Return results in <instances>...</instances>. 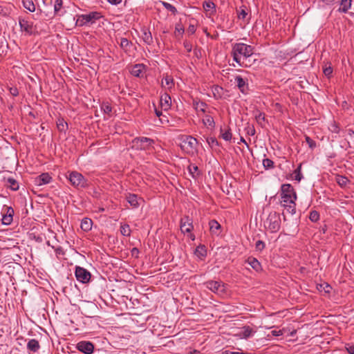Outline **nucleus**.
I'll return each instance as SVG.
<instances>
[{"instance_id": "f257e3e1", "label": "nucleus", "mask_w": 354, "mask_h": 354, "mask_svg": "<svg viewBox=\"0 0 354 354\" xmlns=\"http://www.w3.org/2000/svg\"><path fill=\"white\" fill-rule=\"evenodd\" d=\"M231 55L233 57V60L241 67H250L256 61L255 59H253L254 47L244 43L234 44L232 45Z\"/></svg>"}, {"instance_id": "f03ea898", "label": "nucleus", "mask_w": 354, "mask_h": 354, "mask_svg": "<svg viewBox=\"0 0 354 354\" xmlns=\"http://www.w3.org/2000/svg\"><path fill=\"white\" fill-rule=\"evenodd\" d=\"M180 147L186 153L192 155L197 151L198 141L191 136H182Z\"/></svg>"}, {"instance_id": "7ed1b4c3", "label": "nucleus", "mask_w": 354, "mask_h": 354, "mask_svg": "<svg viewBox=\"0 0 354 354\" xmlns=\"http://www.w3.org/2000/svg\"><path fill=\"white\" fill-rule=\"evenodd\" d=\"M264 226L269 230L270 232H278L281 227L280 214L276 212H270L264 221Z\"/></svg>"}, {"instance_id": "20e7f679", "label": "nucleus", "mask_w": 354, "mask_h": 354, "mask_svg": "<svg viewBox=\"0 0 354 354\" xmlns=\"http://www.w3.org/2000/svg\"><path fill=\"white\" fill-rule=\"evenodd\" d=\"M281 203H294L297 200V194L290 184H283L281 187Z\"/></svg>"}, {"instance_id": "39448f33", "label": "nucleus", "mask_w": 354, "mask_h": 354, "mask_svg": "<svg viewBox=\"0 0 354 354\" xmlns=\"http://www.w3.org/2000/svg\"><path fill=\"white\" fill-rule=\"evenodd\" d=\"M102 15L98 12H91L86 15H81L78 16L76 21V26H83L88 24H94L96 20L100 19Z\"/></svg>"}, {"instance_id": "423d86ee", "label": "nucleus", "mask_w": 354, "mask_h": 354, "mask_svg": "<svg viewBox=\"0 0 354 354\" xmlns=\"http://www.w3.org/2000/svg\"><path fill=\"white\" fill-rule=\"evenodd\" d=\"M133 147L136 150H149L153 145L154 140L151 138L147 137H137L132 140Z\"/></svg>"}, {"instance_id": "0eeeda50", "label": "nucleus", "mask_w": 354, "mask_h": 354, "mask_svg": "<svg viewBox=\"0 0 354 354\" xmlns=\"http://www.w3.org/2000/svg\"><path fill=\"white\" fill-rule=\"evenodd\" d=\"M71 183L77 188H84L88 186L87 180L77 171H72L67 177Z\"/></svg>"}, {"instance_id": "6e6552de", "label": "nucleus", "mask_w": 354, "mask_h": 354, "mask_svg": "<svg viewBox=\"0 0 354 354\" xmlns=\"http://www.w3.org/2000/svg\"><path fill=\"white\" fill-rule=\"evenodd\" d=\"M19 24L20 30L24 32L25 35L30 36L37 32V28L34 26L33 22L26 19L19 17Z\"/></svg>"}, {"instance_id": "1a4fd4ad", "label": "nucleus", "mask_w": 354, "mask_h": 354, "mask_svg": "<svg viewBox=\"0 0 354 354\" xmlns=\"http://www.w3.org/2000/svg\"><path fill=\"white\" fill-rule=\"evenodd\" d=\"M205 286L212 292L222 295L225 292V285L221 281H207L204 283Z\"/></svg>"}, {"instance_id": "9d476101", "label": "nucleus", "mask_w": 354, "mask_h": 354, "mask_svg": "<svg viewBox=\"0 0 354 354\" xmlns=\"http://www.w3.org/2000/svg\"><path fill=\"white\" fill-rule=\"evenodd\" d=\"M75 275L77 280L82 283H88L91 277V273L86 269L80 266L75 267Z\"/></svg>"}, {"instance_id": "9b49d317", "label": "nucleus", "mask_w": 354, "mask_h": 354, "mask_svg": "<svg viewBox=\"0 0 354 354\" xmlns=\"http://www.w3.org/2000/svg\"><path fill=\"white\" fill-rule=\"evenodd\" d=\"M180 227L183 233H190L194 229L192 219L189 216H184L180 219Z\"/></svg>"}, {"instance_id": "f8f14e48", "label": "nucleus", "mask_w": 354, "mask_h": 354, "mask_svg": "<svg viewBox=\"0 0 354 354\" xmlns=\"http://www.w3.org/2000/svg\"><path fill=\"white\" fill-rule=\"evenodd\" d=\"M77 348L84 354H91L94 350V345L91 342L81 341L77 343Z\"/></svg>"}, {"instance_id": "ddd939ff", "label": "nucleus", "mask_w": 354, "mask_h": 354, "mask_svg": "<svg viewBox=\"0 0 354 354\" xmlns=\"http://www.w3.org/2000/svg\"><path fill=\"white\" fill-rule=\"evenodd\" d=\"M235 83L240 91L246 94L248 91V84L247 80L243 79L241 76L237 75L235 77Z\"/></svg>"}, {"instance_id": "4468645a", "label": "nucleus", "mask_w": 354, "mask_h": 354, "mask_svg": "<svg viewBox=\"0 0 354 354\" xmlns=\"http://www.w3.org/2000/svg\"><path fill=\"white\" fill-rule=\"evenodd\" d=\"M14 209L11 207H6V212L2 217V223L5 225H10L13 220Z\"/></svg>"}, {"instance_id": "2eb2a0df", "label": "nucleus", "mask_w": 354, "mask_h": 354, "mask_svg": "<svg viewBox=\"0 0 354 354\" xmlns=\"http://www.w3.org/2000/svg\"><path fill=\"white\" fill-rule=\"evenodd\" d=\"M5 186L12 191H17L19 189V183L12 177L4 178Z\"/></svg>"}, {"instance_id": "dca6fc26", "label": "nucleus", "mask_w": 354, "mask_h": 354, "mask_svg": "<svg viewBox=\"0 0 354 354\" xmlns=\"http://www.w3.org/2000/svg\"><path fill=\"white\" fill-rule=\"evenodd\" d=\"M51 181L52 177L50 176L48 173H42L41 174L38 176L35 179V182L37 185L39 186L48 184Z\"/></svg>"}, {"instance_id": "f3484780", "label": "nucleus", "mask_w": 354, "mask_h": 354, "mask_svg": "<svg viewBox=\"0 0 354 354\" xmlns=\"http://www.w3.org/2000/svg\"><path fill=\"white\" fill-rule=\"evenodd\" d=\"M160 103L161 108L164 110H168L171 105V99L169 94L165 93L160 97Z\"/></svg>"}, {"instance_id": "a211bd4d", "label": "nucleus", "mask_w": 354, "mask_h": 354, "mask_svg": "<svg viewBox=\"0 0 354 354\" xmlns=\"http://www.w3.org/2000/svg\"><path fill=\"white\" fill-rule=\"evenodd\" d=\"M209 230H210V232L212 234H215L216 236H218L221 232V225L219 224V223L213 219V220H211L209 222Z\"/></svg>"}, {"instance_id": "6ab92c4d", "label": "nucleus", "mask_w": 354, "mask_h": 354, "mask_svg": "<svg viewBox=\"0 0 354 354\" xmlns=\"http://www.w3.org/2000/svg\"><path fill=\"white\" fill-rule=\"evenodd\" d=\"M245 263L249 264L256 272H260L262 270V267L260 262L254 257H248Z\"/></svg>"}, {"instance_id": "aec40b11", "label": "nucleus", "mask_w": 354, "mask_h": 354, "mask_svg": "<svg viewBox=\"0 0 354 354\" xmlns=\"http://www.w3.org/2000/svg\"><path fill=\"white\" fill-rule=\"evenodd\" d=\"M40 348V344L38 340L35 339H29L27 343V349L32 353H37Z\"/></svg>"}, {"instance_id": "412c9836", "label": "nucleus", "mask_w": 354, "mask_h": 354, "mask_svg": "<svg viewBox=\"0 0 354 354\" xmlns=\"http://www.w3.org/2000/svg\"><path fill=\"white\" fill-rule=\"evenodd\" d=\"M352 0H340L338 12L346 13L351 9Z\"/></svg>"}, {"instance_id": "4be33fe9", "label": "nucleus", "mask_w": 354, "mask_h": 354, "mask_svg": "<svg viewBox=\"0 0 354 354\" xmlns=\"http://www.w3.org/2000/svg\"><path fill=\"white\" fill-rule=\"evenodd\" d=\"M237 17L239 19L246 20L248 15V8L246 6L242 5L236 9Z\"/></svg>"}, {"instance_id": "5701e85b", "label": "nucleus", "mask_w": 354, "mask_h": 354, "mask_svg": "<svg viewBox=\"0 0 354 354\" xmlns=\"http://www.w3.org/2000/svg\"><path fill=\"white\" fill-rule=\"evenodd\" d=\"M255 333V331L249 326H245L241 328V330L240 332V336L242 338L248 339L252 335H253Z\"/></svg>"}, {"instance_id": "b1692460", "label": "nucleus", "mask_w": 354, "mask_h": 354, "mask_svg": "<svg viewBox=\"0 0 354 354\" xmlns=\"http://www.w3.org/2000/svg\"><path fill=\"white\" fill-rule=\"evenodd\" d=\"M128 203L132 206L133 208H137L139 206L138 198L136 194H128L126 197Z\"/></svg>"}, {"instance_id": "393cba45", "label": "nucleus", "mask_w": 354, "mask_h": 354, "mask_svg": "<svg viewBox=\"0 0 354 354\" xmlns=\"http://www.w3.org/2000/svg\"><path fill=\"white\" fill-rule=\"evenodd\" d=\"M92 223H93V221L91 219L88 218H84L82 220V222H81V225H80L81 229L82 230H84V232H88L92 228Z\"/></svg>"}, {"instance_id": "a878e982", "label": "nucleus", "mask_w": 354, "mask_h": 354, "mask_svg": "<svg viewBox=\"0 0 354 354\" xmlns=\"http://www.w3.org/2000/svg\"><path fill=\"white\" fill-rule=\"evenodd\" d=\"M144 68L145 66L143 64H136L133 66L131 71V73L135 77H140L143 72Z\"/></svg>"}, {"instance_id": "bb28decb", "label": "nucleus", "mask_w": 354, "mask_h": 354, "mask_svg": "<svg viewBox=\"0 0 354 354\" xmlns=\"http://www.w3.org/2000/svg\"><path fill=\"white\" fill-rule=\"evenodd\" d=\"M254 118L257 121V122L261 127H263L265 126V113L263 112L259 111V110H257L254 112Z\"/></svg>"}, {"instance_id": "cd10ccee", "label": "nucleus", "mask_w": 354, "mask_h": 354, "mask_svg": "<svg viewBox=\"0 0 354 354\" xmlns=\"http://www.w3.org/2000/svg\"><path fill=\"white\" fill-rule=\"evenodd\" d=\"M122 49H123L125 52H127L130 47L132 46V43L129 41L127 38L121 37L120 38V42H118Z\"/></svg>"}, {"instance_id": "c85d7f7f", "label": "nucleus", "mask_w": 354, "mask_h": 354, "mask_svg": "<svg viewBox=\"0 0 354 354\" xmlns=\"http://www.w3.org/2000/svg\"><path fill=\"white\" fill-rule=\"evenodd\" d=\"M194 254L199 257L200 259H202L207 255V249L206 247L204 245H198L196 250Z\"/></svg>"}, {"instance_id": "c756f323", "label": "nucleus", "mask_w": 354, "mask_h": 354, "mask_svg": "<svg viewBox=\"0 0 354 354\" xmlns=\"http://www.w3.org/2000/svg\"><path fill=\"white\" fill-rule=\"evenodd\" d=\"M203 7L205 11H210L211 14H214L216 12V6L212 1H204Z\"/></svg>"}, {"instance_id": "7c9ffc66", "label": "nucleus", "mask_w": 354, "mask_h": 354, "mask_svg": "<svg viewBox=\"0 0 354 354\" xmlns=\"http://www.w3.org/2000/svg\"><path fill=\"white\" fill-rule=\"evenodd\" d=\"M193 105L196 111L205 112V108L207 104L202 101H194Z\"/></svg>"}, {"instance_id": "2f4dec72", "label": "nucleus", "mask_w": 354, "mask_h": 354, "mask_svg": "<svg viewBox=\"0 0 354 354\" xmlns=\"http://www.w3.org/2000/svg\"><path fill=\"white\" fill-rule=\"evenodd\" d=\"M336 182L341 187H344L350 183V180L347 177L339 175L336 177Z\"/></svg>"}, {"instance_id": "473e14b6", "label": "nucleus", "mask_w": 354, "mask_h": 354, "mask_svg": "<svg viewBox=\"0 0 354 354\" xmlns=\"http://www.w3.org/2000/svg\"><path fill=\"white\" fill-rule=\"evenodd\" d=\"M62 5H63L62 0H55L54 11H55V15H57L59 16H62L64 15V13L62 12H61Z\"/></svg>"}, {"instance_id": "72a5a7b5", "label": "nucleus", "mask_w": 354, "mask_h": 354, "mask_svg": "<svg viewBox=\"0 0 354 354\" xmlns=\"http://www.w3.org/2000/svg\"><path fill=\"white\" fill-rule=\"evenodd\" d=\"M24 7L28 11L32 12L35 11V6L32 0H22Z\"/></svg>"}, {"instance_id": "f704fd0d", "label": "nucleus", "mask_w": 354, "mask_h": 354, "mask_svg": "<svg viewBox=\"0 0 354 354\" xmlns=\"http://www.w3.org/2000/svg\"><path fill=\"white\" fill-rule=\"evenodd\" d=\"M203 123L204 124V125L210 127L211 128H214L215 126L214 118L209 115H206L204 116V118H203Z\"/></svg>"}, {"instance_id": "c9c22d12", "label": "nucleus", "mask_w": 354, "mask_h": 354, "mask_svg": "<svg viewBox=\"0 0 354 354\" xmlns=\"http://www.w3.org/2000/svg\"><path fill=\"white\" fill-rule=\"evenodd\" d=\"M142 39L148 45L153 42V37L151 33L149 31L144 30L142 35Z\"/></svg>"}, {"instance_id": "e433bc0d", "label": "nucleus", "mask_w": 354, "mask_h": 354, "mask_svg": "<svg viewBox=\"0 0 354 354\" xmlns=\"http://www.w3.org/2000/svg\"><path fill=\"white\" fill-rule=\"evenodd\" d=\"M120 233L124 236H129L131 235V229L128 224L124 223L120 225Z\"/></svg>"}, {"instance_id": "4c0bfd02", "label": "nucleus", "mask_w": 354, "mask_h": 354, "mask_svg": "<svg viewBox=\"0 0 354 354\" xmlns=\"http://www.w3.org/2000/svg\"><path fill=\"white\" fill-rule=\"evenodd\" d=\"M262 163L266 170L271 169L274 167V162L270 158H264Z\"/></svg>"}, {"instance_id": "58836bf2", "label": "nucleus", "mask_w": 354, "mask_h": 354, "mask_svg": "<svg viewBox=\"0 0 354 354\" xmlns=\"http://www.w3.org/2000/svg\"><path fill=\"white\" fill-rule=\"evenodd\" d=\"M283 206L291 214H295V212H296L295 201H294V203H283Z\"/></svg>"}, {"instance_id": "ea45409f", "label": "nucleus", "mask_w": 354, "mask_h": 354, "mask_svg": "<svg viewBox=\"0 0 354 354\" xmlns=\"http://www.w3.org/2000/svg\"><path fill=\"white\" fill-rule=\"evenodd\" d=\"M188 170H189L190 175L193 178H196L197 176H198L200 174L198 172V167L195 165H189Z\"/></svg>"}, {"instance_id": "a19ab883", "label": "nucleus", "mask_w": 354, "mask_h": 354, "mask_svg": "<svg viewBox=\"0 0 354 354\" xmlns=\"http://www.w3.org/2000/svg\"><path fill=\"white\" fill-rule=\"evenodd\" d=\"M57 127L59 131H65L68 128V124L63 119H59L57 122Z\"/></svg>"}, {"instance_id": "79ce46f5", "label": "nucleus", "mask_w": 354, "mask_h": 354, "mask_svg": "<svg viewBox=\"0 0 354 354\" xmlns=\"http://www.w3.org/2000/svg\"><path fill=\"white\" fill-rule=\"evenodd\" d=\"M162 5L165 9L170 11L173 15H176L178 12L176 7L168 2L162 1Z\"/></svg>"}, {"instance_id": "37998d69", "label": "nucleus", "mask_w": 354, "mask_h": 354, "mask_svg": "<svg viewBox=\"0 0 354 354\" xmlns=\"http://www.w3.org/2000/svg\"><path fill=\"white\" fill-rule=\"evenodd\" d=\"M221 137L223 140H225V141L231 140L232 135L230 129L225 130V131H223V130L221 129Z\"/></svg>"}, {"instance_id": "c03bdc74", "label": "nucleus", "mask_w": 354, "mask_h": 354, "mask_svg": "<svg viewBox=\"0 0 354 354\" xmlns=\"http://www.w3.org/2000/svg\"><path fill=\"white\" fill-rule=\"evenodd\" d=\"M164 84L168 86V88H171L174 85V80L171 77L167 75L162 82V85L164 86Z\"/></svg>"}, {"instance_id": "a18cd8bd", "label": "nucleus", "mask_w": 354, "mask_h": 354, "mask_svg": "<svg viewBox=\"0 0 354 354\" xmlns=\"http://www.w3.org/2000/svg\"><path fill=\"white\" fill-rule=\"evenodd\" d=\"M101 110L106 114H110L112 111V107L108 102H103L101 104Z\"/></svg>"}, {"instance_id": "49530a36", "label": "nucleus", "mask_w": 354, "mask_h": 354, "mask_svg": "<svg viewBox=\"0 0 354 354\" xmlns=\"http://www.w3.org/2000/svg\"><path fill=\"white\" fill-rule=\"evenodd\" d=\"M309 219L312 222H317L319 219V214L318 212L313 210L310 212Z\"/></svg>"}, {"instance_id": "de8ad7c7", "label": "nucleus", "mask_w": 354, "mask_h": 354, "mask_svg": "<svg viewBox=\"0 0 354 354\" xmlns=\"http://www.w3.org/2000/svg\"><path fill=\"white\" fill-rule=\"evenodd\" d=\"M301 165L299 166L294 171L295 179L297 181H300L303 178V176L301 172Z\"/></svg>"}, {"instance_id": "09e8293b", "label": "nucleus", "mask_w": 354, "mask_h": 354, "mask_svg": "<svg viewBox=\"0 0 354 354\" xmlns=\"http://www.w3.org/2000/svg\"><path fill=\"white\" fill-rule=\"evenodd\" d=\"M306 142L308 145V147L311 149H314L316 147V142L315 140L311 139L309 136H306L305 138Z\"/></svg>"}, {"instance_id": "8fccbe9b", "label": "nucleus", "mask_w": 354, "mask_h": 354, "mask_svg": "<svg viewBox=\"0 0 354 354\" xmlns=\"http://www.w3.org/2000/svg\"><path fill=\"white\" fill-rule=\"evenodd\" d=\"M329 129H330V131L331 132L335 133H339V131H340L339 127L338 126V124L335 122H333L330 124V127H329Z\"/></svg>"}, {"instance_id": "3c124183", "label": "nucleus", "mask_w": 354, "mask_h": 354, "mask_svg": "<svg viewBox=\"0 0 354 354\" xmlns=\"http://www.w3.org/2000/svg\"><path fill=\"white\" fill-rule=\"evenodd\" d=\"M266 244L262 241H257L255 243V248L257 251H262L265 248Z\"/></svg>"}, {"instance_id": "603ef678", "label": "nucleus", "mask_w": 354, "mask_h": 354, "mask_svg": "<svg viewBox=\"0 0 354 354\" xmlns=\"http://www.w3.org/2000/svg\"><path fill=\"white\" fill-rule=\"evenodd\" d=\"M323 73L326 77H330L333 73V68L330 66H326L323 69Z\"/></svg>"}, {"instance_id": "864d4df0", "label": "nucleus", "mask_w": 354, "mask_h": 354, "mask_svg": "<svg viewBox=\"0 0 354 354\" xmlns=\"http://www.w3.org/2000/svg\"><path fill=\"white\" fill-rule=\"evenodd\" d=\"M54 248L55 254L57 257H59L61 255H64L65 254L64 249L61 246H58L57 248H55L54 246L52 247Z\"/></svg>"}, {"instance_id": "5fc2aeb1", "label": "nucleus", "mask_w": 354, "mask_h": 354, "mask_svg": "<svg viewBox=\"0 0 354 354\" xmlns=\"http://www.w3.org/2000/svg\"><path fill=\"white\" fill-rule=\"evenodd\" d=\"M207 141L212 147L218 145V142L215 138H209L207 140Z\"/></svg>"}, {"instance_id": "6e6d98bb", "label": "nucleus", "mask_w": 354, "mask_h": 354, "mask_svg": "<svg viewBox=\"0 0 354 354\" xmlns=\"http://www.w3.org/2000/svg\"><path fill=\"white\" fill-rule=\"evenodd\" d=\"M247 130V133L250 136H254L256 133L254 127L253 125H249L245 129Z\"/></svg>"}, {"instance_id": "4d7b16f0", "label": "nucleus", "mask_w": 354, "mask_h": 354, "mask_svg": "<svg viewBox=\"0 0 354 354\" xmlns=\"http://www.w3.org/2000/svg\"><path fill=\"white\" fill-rule=\"evenodd\" d=\"M322 288H323L326 293H329L332 289L331 286L328 283L321 284L319 290H321Z\"/></svg>"}, {"instance_id": "13d9d810", "label": "nucleus", "mask_w": 354, "mask_h": 354, "mask_svg": "<svg viewBox=\"0 0 354 354\" xmlns=\"http://www.w3.org/2000/svg\"><path fill=\"white\" fill-rule=\"evenodd\" d=\"M154 110H155V113H156V116L159 118L161 123L163 124L162 119L161 116H162L163 118H166V116L163 115L162 111L157 109V108L156 107L155 105H154Z\"/></svg>"}, {"instance_id": "bf43d9fd", "label": "nucleus", "mask_w": 354, "mask_h": 354, "mask_svg": "<svg viewBox=\"0 0 354 354\" xmlns=\"http://www.w3.org/2000/svg\"><path fill=\"white\" fill-rule=\"evenodd\" d=\"M10 93L12 96H17L19 95V91L17 87H10Z\"/></svg>"}, {"instance_id": "052dcab7", "label": "nucleus", "mask_w": 354, "mask_h": 354, "mask_svg": "<svg viewBox=\"0 0 354 354\" xmlns=\"http://www.w3.org/2000/svg\"><path fill=\"white\" fill-rule=\"evenodd\" d=\"M196 27L194 25H192V24H190L187 28V33L190 34V35H193L194 33H195L196 32Z\"/></svg>"}, {"instance_id": "680f3d73", "label": "nucleus", "mask_w": 354, "mask_h": 354, "mask_svg": "<svg viewBox=\"0 0 354 354\" xmlns=\"http://www.w3.org/2000/svg\"><path fill=\"white\" fill-rule=\"evenodd\" d=\"M177 32L182 35L184 32L183 27L180 25H177L175 28V33L176 34Z\"/></svg>"}, {"instance_id": "e2e57ef3", "label": "nucleus", "mask_w": 354, "mask_h": 354, "mask_svg": "<svg viewBox=\"0 0 354 354\" xmlns=\"http://www.w3.org/2000/svg\"><path fill=\"white\" fill-rule=\"evenodd\" d=\"M184 47L187 52L189 53L192 51V46L190 43L187 42V41L184 42Z\"/></svg>"}, {"instance_id": "0e129e2a", "label": "nucleus", "mask_w": 354, "mask_h": 354, "mask_svg": "<svg viewBox=\"0 0 354 354\" xmlns=\"http://www.w3.org/2000/svg\"><path fill=\"white\" fill-rule=\"evenodd\" d=\"M271 333H272V335L273 336H275V337H278V336H280V335H283V332L281 330H272Z\"/></svg>"}, {"instance_id": "69168bd1", "label": "nucleus", "mask_w": 354, "mask_h": 354, "mask_svg": "<svg viewBox=\"0 0 354 354\" xmlns=\"http://www.w3.org/2000/svg\"><path fill=\"white\" fill-rule=\"evenodd\" d=\"M107 1L112 5L117 6L122 2V0H107Z\"/></svg>"}, {"instance_id": "338daca9", "label": "nucleus", "mask_w": 354, "mask_h": 354, "mask_svg": "<svg viewBox=\"0 0 354 354\" xmlns=\"http://www.w3.org/2000/svg\"><path fill=\"white\" fill-rule=\"evenodd\" d=\"M346 350L349 354H354V346H348Z\"/></svg>"}, {"instance_id": "774afa93", "label": "nucleus", "mask_w": 354, "mask_h": 354, "mask_svg": "<svg viewBox=\"0 0 354 354\" xmlns=\"http://www.w3.org/2000/svg\"><path fill=\"white\" fill-rule=\"evenodd\" d=\"M348 133L350 136L353 137L354 136V131L353 129H348Z\"/></svg>"}]
</instances>
